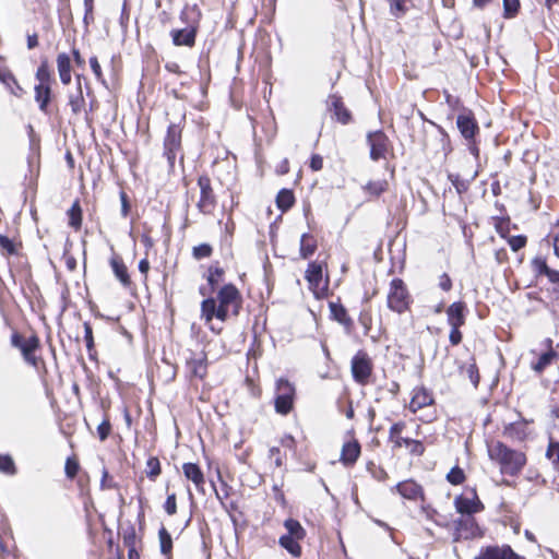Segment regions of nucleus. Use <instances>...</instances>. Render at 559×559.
Here are the masks:
<instances>
[{"label": "nucleus", "instance_id": "obj_61", "mask_svg": "<svg viewBox=\"0 0 559 559\" xmlns=\"http://www.w3.org/2000/svg\"><path fill=\"white\" fill-rule=\"evenodd\" d=\"M439 287L444 290V292H448L451 289L452 287V281L451 278L449 277L448 274L443 273L441 276H440V280H439Z\"/></svg>", "mask_w": 559, "mask_h": 559}, {"label": "nucleus", "instance_id": "obj_41", "mask_svg": "<svg viewBox=\"0 0 559 559\" xmlns=\"http://www.w3.org/2000/svg\"><path fill=\"white\" fill-rule=\"evenodd\" d=\"M0 471L8 475H14L16 473L14 461L10 455L0 454Z\"/></svg>", "mask_w": 559, "mask_h": 559}, {"label": "nucleus", "instance_id": "obj_29", "mask_svg": "<svg viewBox=\"0 0 559 559\" xmlns=\"http://www.w3.org/2000/svg\"><path fill=\"white\" fill-rule=\"evenodd\" d=\"M110 265L112 267V271H114L116 277L121 282V284L123 286L130 285V277H129L128 270H127V266L124 265V263L118 258H112L110 260Z\"/></svg>", "mask_w": 559, "mask_h": 559}, {"label": "nucleus", "instance_id": "obj_31", "mask_svg": "<svg viewBox=\"0 0 559 559\" xmlns=\"http://www.w3.org/2000/svg\"><path fill=\"white\" fill-rule=\"evenodd\" d=\"M158 538L162 555H164L167 559H170L173 550V538L164 526H162L158 531Z\"/></svg>", "mask_w": 559, "mask_h": 559}, {"label": "nucleus", "instance_id": "obj_40", "mask_svg": "<svg viewBox=\"0 0 559 559\" xmlns=\"http://www.w3.org/2000/svg\"><path fill=\"white\" fill-rule=\"evenodd\" d=\"M50 70L48 66V61L45 59L41 61L40 66L36 71V79L38 80V84H49L50 82Z\"/></svg>", "mask_w": 559, "mask_h": 559}, {"label": "nucleus", "instance_id": "obj_50", "mask_svg": "<svg viewBox=\"0 0 559 559\" xmlns=\"http://www.w3.org/2000/svg\"><path fill=\"white\" fill-rule=\"evenodd\" d=\"M546 456L552 461V463H559V442H550L546 452Z\"/></svg>", "mask_w": 559, "mask_h": 559}, {"label": "nucleus", "instance_id": "obj_27", "mask_svg": "<svg viewBox=\"0 0 559 559\" xmlns=\"http://www.w3.org/2000/svg\"><path fill=\"white\" fill-rule=\"evenodd\" d=\"M360 454V445L357 441L347 442L342 448L341 461L345 465H350L356 462Z\"/></svg>", "mask_w": 559, "mask_h": 559}, {"label": "nucleus", "instance_id": "obj_56", "mask_svg": "<svg viewBox=\"0 0 559 559\" xmlns=\"http://www.w3.org/2000/svg\"><path fill=\"white\" fill-rule=\"evenodd\" d=\"M90 66L97 80H103L102 68L97 57L93 56L90 58Z\"/></svg>", "mask_w": 559, "mask_h": 559}, {"label": "nucleus", "instance_id": "obj_60", "mask_svg": "<svg viewBox=\"0 0 559 559\" xmlns=\"http://www.w3.org/2000/svg\"><path fill=\"white\" fill-rule=\"evenodd\" d=\"M269 457L274 459L275 465L281 467L283 465V461L281 457V451L277 447H273L269 451Z\"/></svg>", "mask_w": 559, "mask_h": 559}, {"label": "nucleus", "instance_id": "obj_34", "mask_svg": "<svg viewBox=\"0 0 559 559\" xmlns=\"http://www.w3.org/2000/svg\"><path fill=\"white\" fill-rule=\"evenodd\" d=\"M526 428V423H513L506 427L504 433L510 438L523 440L527 435Z\"/></svg>", "mask_w": 559, "mask_h": 559}, {"label": "nucleus", "instance_id": "obj_43", "mask_svg": "<svg viewBox=\"0 0 559 559\" xmlns=\"http://www.w3.org/2000/svg\"><path fill=\"white\" fill-rule=\"evenodd\" d=\"M223 274H224L223 269H221L218 266H211L209 269L207 282L212 289H214V287L216 285H218Z\"/></svg>", "mask_w": 559, "mask_h": 559}, {"label": "nucleus", "instance_id": "obj_52", "mask_svg": "<svg viewBox=\"0 0 559 559\" xmlns=\"http://www.w3.org/2000/svg\"><path fill=\"white\" fill-rule=\"evenodd\" d=\"M164 509L168 515H174L177 512V502L175 493H170L167 496Z\"/></svg>", "mask_w": 559, "mask_h": 559}, {"label": "nucleus", "instance_id": "obj_3", "mask_svg": "<svg viewBox=\"0 0 559 559\" xmlns=\"http://www.w3.org/2000/svg\"><path fill=\"white\" fill-rule=\"evenodd\" d=\"M295 386L284 378L276 381L274 407L277 414L287 415L294 406Z\"/></svg>", "mask_w": 559, "mask_h": 559}, {"label": "nucleus", "instance_id": "obj_26", "mask_svg": "<svg viewBox=\"0 0 559 559\" xmlns=\"http://www.w3.org/2000/svg\"><path fill=\"white\" fill-rule=\"evenodd\" d=\"M558 354L552 348H549L547 352L540 354L535 361H532L531 368L535 372L542 373L554 362Z\"/></svg>", "mask_w": 559, "mask_h": 559}, {"label": "nucleus", "instance_id": "obj_17", "mask_svg": "<svg viewBox=\"0 0 559 559\" xmlns=\"http://www.w3.org/2000/svg\"><path fill=\"white\" fill-rule=\"evenodd\" d=\"M465 304L462 301L453 302L447 309L448 323L451 328H461L465 323Z\"/></svg>", "mask_w": 559, "mask_h": 559}, {"label": "nucleus", "instance_id": "obj_45", "mask_svg": "<svg viewBox=\"0 0 559 559\" xmlns=\"http://www.w3.org/2000/svg\"><path fill=\"white\" fill-rule=\"evenodd\" d=\"M80 469L79 462L73 457H68L64 465V473L69 479H73Z\"/></svg>", "mask_w": 559, "mask_h": 559}, {"label": "nucleus", "instance_id": "obj_16", "mask_svg": "<svg viewBox=\"0 0 559 559\" xmlns=\"http://www.w3.org/2000/svg\"><path fill=\"white\" fill-rule=\"evenodd\" d=\"M182 472L186 478L194 484L197 490H199L200 492H204V475L197 464L185 463L182 465Z\"/></svg>", "mask_w": 559, "mask_h": 559}, {"label": "nucleus", "instance_id": "obj_59", "mask_svg": "<svg viewBox=\"0 0 559 559\" xmlns=\"http://www.w3.org/2000/svg\"><path fill=\"white\" fill-rule=\"evenodd\" d=\"M449 340L452 345H459L461 343L462 333L460 332V328H451Z\"/></svg>", "mask_w": 559, "mask_h": 559}, {"label": "nucleus", "instance_id": "obj_64", "mask_svg": "<svg viewBox=\"0 0 559 559\" xmlns=\"http://www.w3.org/2000/svg\"><path fill=\"white\" fill-rule=\"evenodd\" d=\"M150 270V262L147 259H142L140 262H139V271L146 275L147 272Z\"/></svg>", "mask_w": 559, "mask_h": 559}, {"label": "nucleus", "instance_id": "obj_32", "mask_svg": "<svg viewBox=\"0 0 559 559\" xmlns=\"http://www.w3.org/2000/svg\"><path fill=\"white\" fill-rule=\"evenodd\" d=\"M295 203V197L292 190L282 189L276 195V205L282 211L285 212L289 210Z\"/></svg>", "mask_w": 559, "mask_h": 559}, {"label": "nucleus", "instance_id": "obj_7", "mask_svg": "<svg viewBox=\"0 0 559 559\" xmlns=\"http://www.w3.org/2000/svg\"><path fill=\"white\" fill-rule=\"evenodd\" d=\"M181 143V132L176 124H170L167 130V134L164 141L165 156L167 157L170 165H174L177 151Z\"/></svg>", "mask_w": 559, "mask_h": 559}, {"label": "nucleus", "instance_id": "obj_33", "mask_svg": "<svg viewBox=\"0 0 559 559\" xmlns=\"http://www.w3.org/2000/svg\"><path fill=\"white\" fill-rule=\"evenodd\" d=\"M317 249V242L313 236L309 234H304L300 238V255L304 259L309 258L314 253Z\"/></svg>", "mask_w": 559, "mask_h": 559}, {"label": "nucleus", "instance_id": "obj_54", "mask_svg": "<svg viewBox=\"0 0 559 559\" xmlns=\"http://www.w3.org/2000/svg\"><path fill=\"white\" fill-rule=\"evenodd\" d=\"M84 340H85L87 349L91 350L94 346V341H93V330L88 322L84 323Z\"/></svg>", "mask_w": 559, "mask_h": 559}, {"label": "nucleus", "instance_id": "obj_11", "mask_svg": "<svg viewBox=\"0 0 559 559\" xmlns=\"http://www.w3.org/2000/svg\"><path fill=\"white\" fill-rule=\"evenodd\" d=\"M456 126L462 136L467 141H472L479 131L478 124L472 114L459 115Z\"/></svg>", "mask_w": 559, "mask_h": 559}, {"label": "nucleus", "instance_id": "obj_36", "mask_svg": "<svg viewBox=\"0 0 559 559\" xmlns=\"http://www.w3.org/2000/svg\"><path fill=\"white\" fill-rule=\"evenodd\" d=\"M284 526L287 531V534H286L287 536L302 538V539L306 536V531L304 530V527L297 520L287 519L284 522Z\"/></svg>", "mask_w": 559, "mask_h": 559}, {"label": "nucleus", "instance_id": "obj_62", "mask_svg": "<svg viewBox=\"0 0 559 559\" xmlns=\"http://www.w3.org/2000/svg\"><path fill=\"white\" fill-rule=\"evenodd\" d=\"M25 342L26 341H24V338L19 333H13L11 336V344L16 348H21Z\"/></svg>", "mask_w": 559, "mask_h": 559}, {"label": "nucleus", "instance_id": "obj_13", "mask_svg": "<svg viewBox=\"0 0 559 559\" xmlns=\"http://www.w3.org/2000/svg\"><path fill=\"white\" fill-rule=\"evenodd\" d=\"M396 491L405 499L418 500L424 498V490L416 481L408 479L395 486Z\"/></svg>", "mask_w": 559, "mask_h": 559}, {"label": "nucleus", "instance_id": "obj_28", "mask_svg": "<svg viewBox=\"0 0 559 559\" xmlns=\"http://www.w3.org/2000/svg\"><path fill=\"white\" fill-rule=\"evenodd\" d=\"M301 539L302 538L282 535L278 539V544L281 547L286 549L293 557L299 558L301 556V546L299 545V540Z\"/></svg>", "mask_w": 559, "mask_h": 559}, {"label": "nucleus", "instance_id": "obj_44", "mask_svg": "<svg viewBox=\"0 0 559 559\" xmlns=\"http://www.w3.org/2000/svg\"><path fill=\"white\" fill-rule=\"evenodd\" d=\"M447 479L452 485H461L464 479L465 475L463 469H461L459 466H454L447 475Z\"/></svg>", "mask_w": 559, "mask_h": 559}, {"label": "nucleus", "instance_id": "obj_24", "mask_svg": "<svg viewBox=\"0 0 559 559\" xmlns=\"http://www.w3.org/2000/svg\"><path fill=\"white\" fill-rule=\"evenodd\" d=\"M57 68L60 76V81L68 85L71 82V60L70 57L62 52L57 57Z\"/></svg>", "mask_w": 559, "mask_h": 559}, {"label": "nucleus", "instance_id": "obj_4", "mask_svg": "<svg viewBox=\"0 0 559 559\" xmlns=\"http://www.w3.org/2000/svg\"><path fill=\"white\" fill-rule=\"evenodd\" d=\"M409 295L402 280H393L391 282L390 293L386 296L388 306L401 313L408 308Z\"/></svg>", "mask_w": 559, "mask_h": 559}, {"label": "nucleus", "instance_id": "obj_47", "mask_svg": "<svg viewBox=\"0 0 559 559\" xmlns=\"http://www.w3.org/2000/svg\"><path fill=\"white\" fill-rule=\"evenodd\" d=\"M147 466V476L150 478H155L160 474V464L158 459L150 457L146 463Z\"/></svg>", "mask_w": 559, "mask_h": 559}, {"label": "nucleus", "instance_id": "obj_49", "mask_svg": "<svg viewBox=\"0 0 559 559\" xmlns=\"http://www.w3.org/2000/svg\"><path fill=\"white\" fill-rule=\"evenodd\" d=\"M111 431V425L108 418H104V420L97 427V433L100 441H105Z\"/></svg>", "mask_w": 559, "mask_h": 559}, {"label": "nucleus", "instance_id": "obj_48", "mask_svg": "<svg viewBox=\"0 0 559 559\" xmlns=\"http://www.w3.org/2000/svg\"><path fill=\"white\" fill-rule=\"evenodd\" d=\"M519 7V0H503L504 16H514L518 13Z\"/></svg>", "mask_w": 559, "mask_h": 559}, {"label": "nucleus", "instance_id": "obj_5", "mask_svg": "<svg viewBox=\"0 0 559 559\" xmlns=\"http://www.w3.org/2000/svg\"><path fill=\"white\" fill-rule=\"evenodd\" d=\"M405 428V424L397 423L391 427L390 441L395 448H405L411 454L420 455L424 452V445L421 442L414 440L409 437H403L402 431Z\"/></svg>", "mask_w": 559, "mask_h": 559}, {"label": "nucleus", "instance_id": "obj_42", "mask_svg": "<svg viewBox=\"0 0 559 559\" xmlns=\"http://www.w3.org/2000/svg\"><path fill=\"white\" fill-rule=\"evenodd\" d=\"M462 371L466 373L473 385L476 388L479 383L478 368L475 362H471L462 367Z\"/></svg>", "mask_w": 559, "mask_h": 559}, {"label": "nucleus", "instance_id": "obj_22", "mask_svg": "<svg viewBox=\"0 0 559 559\" xmlns=\"http://www.w3.org/2000/svg\"><path fill=\"white\" fill-rule=\"evenodd\" d=\"M35 90V100L38 104L40 111L47 114L48 105L51 98V88L49 84H37Z\"/></svg>", "mask_w": 559, "mask_h": 559}, {"label": "nucleus", "instance_id": "obj_6", "mask_svg": "<svg viewBox=\"0 0 559 559\" xmlns=\"http://www.w3.org/2000/svg\"><path fill=\"white\" fill-rule=\"evenodd\" d=\"M198 186L200 188V200L197 206L201 213L210 214L213 212L216 204L211 179L206 175H202L198 179Z\"/></svg>", "mask_w": 559, "mask_h": 559}, {"label": "nucleus", "instance_id": "obj_20", "mask_svg": "<svg viewBox=\"0 0 559 559\" xmlns=\"http://www.w3.org/2000/svg\"><path fill=\"white\" fill-rule=\"evenodd\" d=\"M173 43L176 46L191 47L195 41V31L193 28H182L171 31Z\"/></svg>", "mask_w": 559, "mask_h": 559}, {"label": "nucleus", "instance_id": "obj_55", "mask_svg": "<svg viewBox=\"0 0 559 559\" xmlns=\"http://www.w3.org/2000/svg\"><path fill=\"white\" fill-rule=\"evenodd\" d=\"M449 179L452 182V185L455 187V189L459 193H462L467 189V186L465 185V182L463 180L460 179L459 175L450 174Z\"/></svg>", "mask_w": 559, "mask_h": 559}, {"label": "nucleus", "instance_id": "obj_25", "mask_svg": "<svg viewBox=\"0 0 559 559\" xmlns=\"http://www.w3.org/2000/svg\"><path fill=\"white\" fill-rule=\"evenodd\" d=\"M533 270L538 275H545L549 281H559V271L550 269L546 260L542 257H537L532 261Z\"/></svg>", "mask_w": 559, "mask_h": 559}, {"label": "nucleus", "instance_id": "obj_9", "mask_svg": "<svg viewBox=\"0 0 559 559\" xmlns=\"http://www.w3.org/2000/svg\"><path fill=\"white\" fill-rule=\"evenodd\" d=\"M477 525L475 520L471 516L461 518L455 521V530L453 533L454 542H459L461 539H469L476 536Z\"/></svg>", "mask_w": 559, "mask_h": 559}, {"label": "nucleus", "instance_id": "obj_2", "mask_svg": "<svg viewBox=\"0 0 559 559\" xmlns=\"http://www.w3.org/2000/svg\"><path fill=\"white\" fill-rule=\"evenodd\" d=\"M488 453L491 460L500 464L503 474L515 476L526 464V456L523 452L512 450L501 442L489 445Z\"/></svg>", "mask_w": 559, "mask_h": 559}, {"label": "nucleus", "instance_id": "obj_19", "mask_svg": "<svg viewBox=\"0 0 559 559\" xmlns=\"http://www.w3.org/2000/svg\"><path fill=\"white\" fill-rule=\"evenodd\" d=\"M487 559H521L512 548L508 545L504 546H488L484 548Z\"/></svg>", "mask_w": 559, "mask_h": 559}, {"label": "nucleus", "instance_id": "obj_38", "mask_svg": "<svg viewBox=\"0 0 559 559\" xmlns=\"http://www.w3.org/2000/svg\"><path fill=\"white\" fill-rule=\"evenodd\" d=\"M69 225L79 229L82 224V210L78 201H75L68 211Z\"/></svg>", "mask_w": 559, "mask_h": 559}, {"label": "nucleus", "instance_id": "obj_35", "mask_svg": "<svg viewBox=\"0 0 559 559\" xmlns=\"http://www.w3.org/2000/svg\"><path fill=\"white\" fill-rule=\"evenodd\" d=\"M331 105L334 108V114L337 118V120L342 123H347L350 119L349 111L344 107L341 98L333 96L331 97Z\"/></svg>", "mask_w": 559, "mask_h": 559}, {"label": "nucleus", "instance_id": "obj_14", "mask_svg": "<svg viewBox=\"0 0 559 559\" xmlns=\"http://www.w3.org/2000/svg\"><path fill=\"white\" fill-rule=\"evenodd\" d=\"M187 369L190 377L203 379L206 374L207 359L205 354L200 353L187 359Z\"/></svg>", "mask_w": 559, "mask_h": 559}, {"label": "nucleus", "instance_id": "obj_57", "mask_svg": "<svg viewBox=\"0 0 559 559\" xmlns=\"http://www.w3.org/2000/svg\"><path fill=\"white\" fill-rule=\"evenodd\" d=\"M120 201H121V215L123 217H127L130 212V203L128 200V195L123 191L120 192Z\"/></svg>", "mask_w": 559, "mask_h": 559}, {"label": "nucleus", "instance_id": "obj_21", "mask_svg": "<svg viewBox=\"0 0 559 559\" xmlns=\"http://www.w3.org/2000/svg\"><path fill=\"white\" fill-rule=\"evenodd\" d=\"M306 280L309 282L310 288L314 292L321 288L322 284V264L311 262L306 270Z\"/></svg>", "mask_w": 559, "mask_h": 559}, {"label": "nucleus", "instance_id": "obj_63", "mask_svg": "<svg viewBox=\"0 0 559 559\" xmlns=\"http://www.w3.org/2000/svg\"><path fill=\"white\" fill-rule=\"evenodd\" d=\"M367 189L374 195H379L382 190H383V187L380 182H370L368 186H367Z\"/></svg>", "mask_w": 559, "mask_h": 559}, {"label": "nucleus", "instance_id": "obj_12", "mask_svg": "<svg viewBox=\"0 0 559 559\" xmlns=\"http://www.w3.org/2000/svg\"><path fill=\"white\" fill-rule=\"evenodd\" d=\"M85 80V78L82 74L75 75V83L76 88L74 92L69 94V105L71 107V111L74 115L81 114L85 108V98L83 96V90H82V81Z\"/></svg>", "mask_w": 559, "mask_h": 559}, {"label": "nucleus", "instance_id": "obj_18", "mask_svg": "<svg viewBox=\"0 0 559 559\" xmlns=\"http://www.w3.org/2000/svg\"><path fill=\"white\" fill-rule=\"evenodd\" d=\"M432 402L433 399L431 393L424 388H419L414 390V395L409 403V409L413 413H416L418 409L430 405Z\"/></svg>", "mask_w": 559, "mask_h": 559}, {"label": "nucleus", "instance_id": "obj_23", "mask_svg": "<svg viewBox=\"0 0 559 559\" xmlns=\"http://www.w3.org/2000/svg\"><path fill=\"white\" fill-rule=\"evenodd\" d=\"M0 82L5 85V87L16 97H21L23 95V88L17 83L13 73L7 69H0Z\"/></svg>", "mask_w": 559, "mask_h": 559}, {"label": "nucleus", "instance_id": "obj_1", "mask_svg": "<svg viewBox=\"0 0 559 559\" xmlns=\"http://www.w3.org/2000/svg\"><path fill=\"white\" fill-rule=\"evenodd\" d=\"M241 306V295L233 284L224 285L216 298L209 297L201 302V318L210 323L214 318L224 322L229 311L237 316Z\"/></svg>", "mask_w": 559, "mask_h": 559}, {"label": "nucleus", "instance_id": "obj_37", "mask_svg": "<svg viewBox=\"0 0 559 559\" xmlns=\"http://www.w3.org/2000/svg\"><path fill=\"white\" fill-rule=\"evenodd\" d=\"M390 5V12L395 17L404 15L411 5L409 0H386Z\"/></svg>", "mask_w": 559, "mask_h": 559}, {"label": "nucleus", "instance_id": "obj_46", "mask_svg": "<svg viewBox=\"0 0 559 559\" xmlns=\"http://www.w3.org/2000/svg\"><path fill=\"white\" fill-rule=\"evenodd\" d=\"M193 257L197 260L209 258L212 254V247L207 243H201L193 248Z\"/></svg>", "mask_w": 559, "mask_h": 559}, {"label": "nucleus", "instance_id": "obj_39", "mask_svg": "<svg viewBox=\"0 0 559 559\" xmlns=\"http://www.w3.org/2000/svg\"><path fill=\"white\" fill-rule=\"evenodd\" d=\"M330 310H331V313H332L333 318L337 322H340L342 324H345V325L350 323V319L347 316L346 309L342 305L335 304V302H331L330 304Z\"/></svg>", "mask_w": 559, "mask_h": 559}, {"label": "nucleus", "instance_id": "obj_8", "mask_svg": "<svg viewBox=\"0 0 559 559\" xmlns=\"http://www.w3.org/2000/svg\"><path fill=\"white\" fill-rule=\"evenodd\" d=\"M454 504L459 513L467 515L477 513L484 508L474 491L471 492V495H461L456 497Z\"/></svg>", "mask_w": 559, "mask_h": 559}, {"label": "nucleus", "instance_id": "obj_53", "mask_svg": "<svg viewBox=\"0 0 559 559\" xmlns=\"http://www.w3.org/2000/svg\"><path fill=\"white\" fill-rule=\"evenodd\" d=\"M526 245V237L524 236H512L509 239V246L513 251L522 249Z\"/></svg>", "mask_w": 559, "mask_h": 559}, {"label": "nucleus", "instance_id": "obj_15", "mask_svg": "<svg viewBox=\"0 0 559 559\" xmlns=\"http://www.w3.org/2000/svg\"><path fill=\"white\" fill-rule=\"evenodd\" d=\"M367 142L370 145V157L378 160L384 156V134L382 131L369 132Z\"/></svg>", "mask_w": 559, "mask_h": 559}, {"label": "nucleus", "instance_id": "obj_10", "mask_svg": "<svg viewBox=\"0 0 559 559\" xmlns=\"http://www.w3.org/2000/svg\"><path fill=\"white\" fill-rule=\"evenodd\" d=\"M371 372V365L366 355L357 354L352 359V373L357 382L365 383Z\"/></svg>", "mask_w": 559, "mask_h": 559}, {"label": "nucleus", "instance_id": "obj_58", "mask_svg": "<svg viewBox=\"0 0 559 559\" xmlns=\"http://www.w3.org/2000/svg\"><path fill=\"white\" fill-rule=\"evenodd\" d=\"M322 167H323V158L318 154L312 155L311 159H310V168L313 171H319L322 169Z\"/></svg>", "mask_w": 559, "mask_h": 559}, {"label": "nucleus", "instance_id": "obj_30", "mask_svg": "<svg viewBox=\"0 0 559 559\" xmlns=\"http://www.w3.org/2000/svg\"><path fill=\"white\" fill-rule=\"evenodd\" d=\"M38 345H39L38 338L36 336H33V337L28 338L25 342V344L20 348L25 361L33 366L36 365V358L33 354L37 349Z\"/></svg>", "mask_w": 559, "mask_h": 559}, {"label": "nucleus", "instance_id": "obj_51", "mask_svg": "<svg viewBox=\"0 0 559 559\" xmlns=\"http://www.w3.org/2000/svg\"><path fill=\"white\" fill-rule=\"evenodd\" d=\"M0 247L7 251L8 254H15L16 248L14 242L7 236L0 235Z\"/></svg>", "mask_w": 559, "mask_h": 559}]
</instances>
